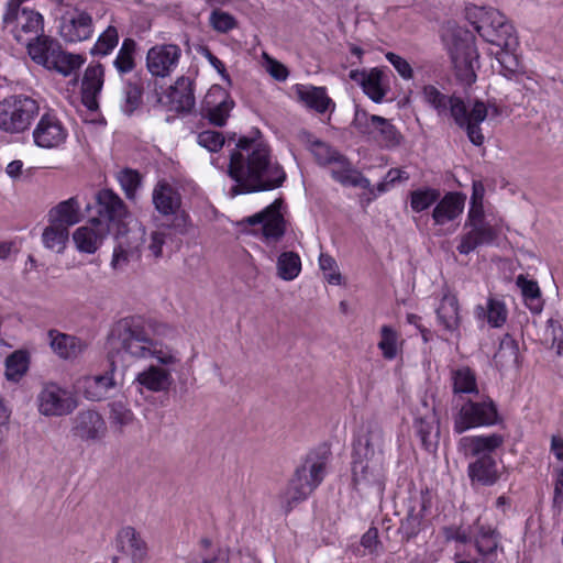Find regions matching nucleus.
Masks as SVG:
<instances>
[{"label": "nucleus", "mask_w": 563, "mask_h": 563, "mask_svg": "<svg viewBox=\"0 0 563 563\" xmlns=\"http://www.w3.org/2000/svg\"><path fill=\"white\" fill-rule=\"evenodd\" d=\"M168 329L167 324L147 322L140 316L122 318L111 329L110 343L118 355L133 360L155 358L164 366L150 365L135 377L134 383L152 393L169 389L172 371L180 363L178 351L157 339Z\"/></svg>", "instance_id": "nucleus-1"}, {"label": "nucleus", "mask_w": 563, "mask_h": 563, "mask_svg": "<svg viewBox=\"0 0 563 563\" xmlns=\"http://www.w3.org/2000/svg\"><path fill=\"white\" fill-rule=\"evenodd\" d=\"M228 175L236 183L235 195L271 191L283 186L286 173L273 159L268 144L260 136L239 139L230 153Z\"/></svg>", "instance_id": "nucleus-2"}, {"label": "nucleus", "mask_w": 563, "mask_h": 563, "mask_svg": "<svg viewBox=\"0 0 563 563\" xmlns=\"http://www.w3.org/2000/svg\"><path fill=\"white\" fill-rule=\"evenodd\" d=\"M422 99L437 112L438 117L451 118L466 132L467 139L475 146H482L485 142L481 124L488 117L489 110L495 115L499 114L497 106H487L482 100H475L471 109H467L461 97L445 95L433 85H426L422 88Z\"/></svg>", "instance_id": "nucleus-3"}, {"label": "nucleus", "mask_w": 563, "mask_h": 563, "mask_svg": "<svg viewBox=\"0 0 563 563\" xmlns=\"http://www.w3.org/2000/svg\"><path fill=\"white\" fill-rule=\"evenodd\" d=\"M446 51L457 80L464 86H471L477 79L478 52L475 36L461 26H449L442 35Z\"/></svg>", "instance_id": "nucleus-4"}, {"label": "nucleus", "mask_w": 563, "mask_h": 563, "mask_svg": "<svg viewBox=\"0 0 563 563\" xmlns=\"http://www.w3.org/2000/svg\"><path fill=\"white\" fill-rule=\"evenodd\" d=\"M327 468V460L323 456L308 455L300 465L288 486L279 496L282 508L289 512L322 483Z\"/></svg>", "instance_id": "nucleus-5"}, {"label": "nucleus", "mask_w": 563, "mask_h": 563, "mask_svg": "<svg viewBox=\"0 0 563 563\" xmlns=\"http://www.w3.org/2000/svg\"><path fill=\"white\" fill-rule=\"evenodd\" d=\"M40 102L25 93H13L0 100V131L19 135L27 132L40 115Z\"/></svg>", "instance_id": "nucleus-6"}, {"label": "nucleus", "mask_w": 563, "mask_h": 563, "mask_svg": "<svg viewBox=\"0 0 563 563\" xmlns=\"http://www.w3.org/2000/svg\"><path fill=\"white\" fill-rule=\"evenodd\" d=\"M55 14L58 34L66 44H78L92 37L93 19L84 4L59 0Z\"/></svg>", "instance_id": "nucleus-7"}, {"label": "nucleus", "mask_w": 563, "mask_h": 563, "mask_svg": "<svg viewBox=\"0 0 563 563\" xmlns=\"http://www.w3.org/2000/svg\"><path fill=\"white\" fill-rule=\"evenodd\" d=\"M501 421L495 401L486 396L481 400L465 401L453 419V431L462 434L471 429L496 426Z\"/></svg>", "instance_id": "nucleus-8"}, {"label": "nucleus", "mask_w": 563, "mask_h": 563, "mask_svg": "<svg viewBox=\"0 0 563 563\" xmlns=\"http://www.w3.org/2000/svg\"><path fill=\"white\" fill-rule=\"evenodd\" d=\"M280 199L274 200L266 208L242 220L254 228V233H261L266 244L277 243L286 232V220L282 214Z\"/></svg>", "instance_id": "nucleus-9"}, {"label": "nucleus", "mask_w": 563, "mask_h": 563, "mask_svg": "<svg viewBox=\"0 0 563 563\" xmlns=\"http://www.w3.org/2000/svg\"><path fill=\"white\" fill-rule=\"evenodd\" d=\"M387 462L380 457L353 456L352 481L354 487L360 490L373 489L378 495L385 490Z\"/></svg>", "instance_id": "nucleus-10"}, {"label": "nucleus", "mask_w": 563, "mask_h": 563, "mask_svg": "<svg viewBox=\"0 0 563 563\" xmlns=\"http://www.w3.org/2000/svg\"><path fill=\"white\" fill-rule=\"evenodd\" d=\"M37 410L45 417H62L71 413L77 401L71 391L56 383H44L36 396Z\"/></svg>", "instance_id": "nucleus-11"}, {"label": "nucleus", "mask_w": 563, "mask_h": 563, "mask_svg": "<svg viewBox=\"0 0 563 563\" xmlns=\"http://www.w3.org/2000/svg\"><path fill=\"white\" fill-rule=\"evenodd\" d=\"M518 48L519 44L511 47H498L495 57L499 65V74L506 79L521 85L525 89L533 91L532 85H539L538 75L526 69Z\"/></svg>", "instance_id": "nucleus-12"}, {"label": "nucleus", "mask_w": 563, "mask_h": 563, "mask_svg": "<svg viewBox=\"0 0 563 563\" xmlns=\"http://www.w3.org/2000/svg\"><path fill=\"white\" fill-rule=\"evenodd\" d=\"M3 24L20 43L27 44L43 32V16L26 8L7 9L3 14Z\"/></svg>", "instance_id": "nucleus-13"}, {"label": "nucleus", "mask_w": 563, "mask_h": 563, "mask_svg": "<svg viewBox=\"0 0 563 563\" xmlns=\"http://www.w3.org/2000/svg\"><path fill=\"white\" fill-rule=\"evenodd\" d=\"M115 239L111 266L113 269H123L131 261L140 258L141 247L145 242V229L139 223L124 231L119 228Z\"/></svg>", "instance_id": "nucleus-14"}, {"label": "nucleus", "mask_w": 563, "mask_h": 563, "mask_svg": "<svg viewBox=\"0 0 563 563\" xmlns=\"http://www.w3.org/2000/svg\"><path fill=\"white\" fill-rule=\"evenodd\" d=\"M68 130L63 121L52 112L42 114L32 130L35 146L42 150H57L64 146Z\"/></svg>", "instance_id": "nucleus-15"}, {"label": "nucleus", "mask_w": 563, "mask_h": 563, "mask_svg": "<svg viewBox=\"0 0 563 563\" xmlns=\"http://www.w3.org/2000/svg\"><path fill=\"white\" fill-rule=\"evenodd\" d=\"M181 54L177 44H155L146 53V69L155 78L169 77L178 67Z\"/></svg>", "instance_id": "nucleus-16"}, {"label": "nucleus", "mask_w": 563, "mask_h": 563, "mask_svg": "<svg viewBox=\"0 0 563 563\" xmlns=\"http://www.w3.org/2000/svg\"><path fill=\"white\" fill-rule=\"evenodd\" d=\"M477 33L487 43L500 46L511 47L519 44L514 25L498 10L490 11V14L484 21V24L477 26Z\"/></svg>", "instance_id": "nucleus-17"}, {"label": "nucleus", "mask_w": 563, "mask_h": 563, "mask_svg": "<svg viewBox=\"0 0 563 563\" xmlns=\"http://www.w3.org/2000/svg\"><path fill=\"white\" fill-rule=\"evenodd\" d=\"M117 554L112 563H142L147 556L146 542L133 527L121 528L115 537Z\"/></svg>", "instance_id": "nucleus-18"}, {"label": "nucleus", "mask_w": 563, "mask_h": 563, "mask_svg": "<svg viewBox=\"0 0 563 563\" xmlns=\"http://www.w3.org/2000/svg\"><path fill=\"white\" fill-rule=\"evenodd\" d=\"M391 441L390 434H387L377 423H368L366 431L360 434L354 443L353 456L360 457H380L386 461V450Z\"/></svg>", "instance_id": "nucleus-19"}, {"label": "nucleus", "mask_w": 563, "mask_h": 563, "mask_svg": "<svg viewBox=\"0 0 563 563\" xmlns=\"http://www.w3.org/2000/svg\"><path fill=\"white\" fill-rule=\"evenodd\" d=\"M234 106L229 92L219 85L212 86L201 103V114L217 126H223Z\"/></svg>", "instance_id": "nucleus-20"}, {"label": "nucleus", "mask_w": 563, "mask_h": 563, "mask_svg": "<svg viewBox=\"0 0 563 563\" xmlns=\"http://www.w3.org/2000/svg\"><path fill=\"white\" fill-rule=\"evenodd\" d=\"M110 227L101 219H91L73 233V241L79 253L93 254L103 244Z\"/></svg>", "instance_id": "nucleus-21"}, {"label": "nucleus", "mask_w": 563, "mask_h": 563, "mask_svg": "<svg viewBox=\"0 0 563 563\" xmlns=\"http://www.w3.org/2000/svg\"><path fill=\"white\" fill-rule=\"evenodd\" d=\"M74 437L85 442H98L107 434V423L96 410H81L73 420Z\"/></svg>", "instance_id": "nucleus-22"}, {"label": "nucleus", "mask_w": 563, "mask_h": 563, "mask_svg": "<svg viewBox=\"0 0 563 563\" xmlns=\"http://www.w3.org/2000/svg\"><path fill=\"white\" fill-rule=\"evenodd\" d=\"M95 209L98 213L97 219L104 223L119 225L128 216V208L124 201L111 189H101L95 196Z\"/></svg>", "instance_id": "nucleus-23"}, {"label": "nucleus", "mask_w": 563, "mask_h": 563, "mask_svg": "<svg viewBox=\"0 0 563 563\" xmlns=\"http://www.w3.org/2000/svg\"><path fill=\"white\" fill-rule=\"evenodd\" d=\"M474 527L473 539L478 555L486 562H494L497 552L503 551L500 533L496 528L481 523L479 519L476 520Z\"/></svg>", "instance_id": "nucleus-24"}, {"label": "nucleus", "mask_w": 563, "mask_h": 563, "mask_svg": "<svg viewBox=\"0 0 563 563\" xmlns=\"http://www.w3.org/2000/svg\"><path fill=\"white\" fill-rule=\"evenodd\" d=\"M104 84V68L101 64H90L81 81L82 103L91 111L98 109V97Z\"/></svg>", "instance_id": "nucleus-25"}, {"label": "nucleus", "mask_w": 563, "mask_h": 563, "mask_svg": "<svg viewBox=\"0 0 563 563\" xmlns=\"http://www.w3.org/2000/svg\"><path fill=\"white\" fill-rule=\"evenodd\" d=\"M431 503L426 496L411 501L407 516L402 519L399 532L407 541L417 537L424 528L426 516L430 511Z\"/></svg>", "instance_id": "nucleus-26"}, {"label": "nucleus", "mask_w": 563, "mask_h": 563, "mask_svg": "<svg viewBox=\"0 0 563 563\" xmlns=\"http://www.w3.org/2000/svg\"><path fill=\"white\" fill-rule=\"evenodd\" d=\"M329 166L332 178L341 185L371 189V180L353 168L349 158L343 154L340 153Z\"/></svg>", "instance_id": "nucleus-27"}, {"label": "nucleus", "mask_w": 563, "mask_h": 563, "mask_svg": "<svg viewBox=\"0 0 563 563\" xmlns=\"http://www.w3.org/2000/svg\"><path fill=\"white\" fill-rule=\"evenodd\" d=\"M505 442L504 435L499 433L468 435L460 440V446L465 454L472 456H492V453L499 449Z\"/></svg>", "instance_id": "nucleus-28"}, {"label": "nucleus", "mask_w": 563, "mask_h": 563, "mask_svg": "<svg viewBox=\"0 0 563 563\" xmlns=\"http://www.w3.org/2000/svg\"><path fill=\"white\" fill-rule=\"evenodd\" d=\"M432 211L434 224L443 225L455 220L464 209L465 197L455 191L446 192L435 202Z\"/></svg>", "instance_id": "nucleus-29"}, {"label": "nucleus", "mask_w": 563, "mask_h": 563, "mask_svg": "<svg viewBox=\"0 0 563 563\" xmlns=\"http://www.w3.org/2000/svg\"><path fill=\"white\" fill-rule=\"evenodd\" d=\"M167 99L170 109L176 112H190L195 107L194 81L181 76L169 87Z\"/></svg>", "instance_id": "nucleus-30"}, {"label": "nucleus", "mask_w": 563, "mask_h": 563, "mask_svg": "<svg viewBox=\"0 0 563 563\" xmlns=\"http://www.w3.org/2000/svg\"><path fill=\"white\" fill-rule=\"evenodd\" d=\"M27 53L33 62L45 67L51 66L57 53H60V43L47 35L41 34L27 43Z\"/></svg>", "instance_id": "nucleus-31"}, {"label": "nucleus", "mask_w": 563, "mask_h": 563, "mask_svg": "<svg viewBox=\"0 0 563 563\" xmlns=\"http://www.w3.org/2000/svg\"><path fill=\"white\" fill-rule=\"evenodd\" d=\"M81 220V206L77 197H70L49 209L47 221L69 229Z\"/></svg>", "instance_id": "nucleus-32"}, {"label": "nucleus", "mask_w": 563, "mask_h": 563, "mask_svg": "<svg viewBox=\"0 0 563 563\" xmlns=\"http://www.w3.org/2000/svg\"><path fill=\"white\" fill-rule=\"evenodd\" d=\"M187 216L177 217L173 225H166L152 232L147 249L154 257L163 256V247L173 243V231L181 235L187 233Z\"/></svg>", "instance_id": "nucleus-33"}, {"label": "nucleus", "mask_w": 563, "mask_h": 563, "mask_svg": "<svg viewBox=\"0 0 563 563\" xmlns=\"http://www.w3.org/2000/svg\"><path fill=\"white\" fill-rule=\"evenodd\" d=\"M465 228H468V231L460 236V243L456 246L460 254L467 255L481 245L493 243L497 236L493 227L467 225Z\"/></svg>", "instance_id": "nucleus-34"}, {"label": "nucleus", "mask_w": 563, "mask_h": 563, "mask_svg": "<svg viewBox=\"0 0 563 563\" xmlns=\"http://www.w3.org/2000/svg\"><path fill=\"white\" fill-rule=\"evenodd\" d=\"M152 199L155 209L163 216L175 214L181 205L179 192L166 181H159L154 187Z\"/></svg>", "instance_id": "nucleus-35"}, {"label": "nucleus", "mask_w": 563, "mask_h": 563, "mask_svg": "<svg viewBox=\"0 0 563 563\" xmlns=\"http://www.w3.org/2000/svg\"><path fill=\"white\" fill-rule=\"evenodd\" d=\"M382 70L372 68L371 70H351L350 78L361 85L364 93L374 102L378 103L385 97V89L382 87Z\"/></svg>", "instance_id": "nucleus-36"}, {"label": "nucleus", "mask_w": 563, "mask_h": 563, "mask_svg": "<svg viewBox=\"0 0 563 563\" xmlns=\"http://www.w3.org/2000/svg\"><path fill=\"white\" fill-rule=\"evenodd\" d=\"M460 306L455 295L450 291L443 294L440 305L435 310L438 322L450 333H459Z\"/></svg>", "instance_id": "nucleus-37"}, {"label": "nucleus", "mask_w": 563, "mask_h": 563, "mask_svg": "<svg viewBox=\"0 0 563 563\" xmlns=\"http://www.w3.org/2000/svg\"><path fill=\"white\" fill-rule=\"evenodd\" d=\"M296 92L300 101L318 113H324L328 110L333 111L335 108V103L328 96L324 87L297 85Z\"/></svg>", "instance_id": "nucleus-38"}, {"label": "nucleus", "mask_w": 563, "mask_h": 563, "mask_svg": "<svg viewBox=\"0 0 563 563\" xmlns=\"http://www.w3.org/2000/svg\"><path fill=\"white\" fill-rule=\"evenodd\" d=\"M48 339L53 351L65 360L77 357L86 347L80 339L57 330H49Z\"/></svg>", "instance_id": "nucleus-39"}, {"label": "nucleus", "mask_w": 563, "mask_h": 563, "mask_svg": "<svg viewBox=\"0 0 563 563\" xmlns=\"http://www.w3.org/2000/svg\"><path fill=\"white\" fill-rule=\"evenodd\" d=\"M415 429L422 446L427 451H434L439 442L440 428L433 408L423 417L416 419Z\"/></svg>", "instance_id": "nucleus-40"}, {"label": "nucleus", "mask_w": 563, "mask_h": 563, "mask_svg": "<svg viewBox=\"0 0 563 563\" xmlns=\"http://www.w3.org/2000/svg\"><path fill=\"white\" fill-rule=\"evenodd\" d=\"M468 476L473 483L483 486L494 485L498 477L497 464L493 456H481L468 465Z\"/></svg>", "instance_id": "nucleus-41"}, {"label": "nucleus", "mask_w": 563, "mask_h": 563, "mask_svg": "<svg viewBox=\"0 0 563 563\" xmlns=\"http://www.w3.org/2000/svg\"><path fill=\"white\" fill-rule=\"evenodd\" d=\"M404 340L391 325L384 324L379 329L377 347L386 361H394L402 352Z\"/></svg>", "instance_id": "nucleus-42"}, {"label": "nucleus", "mask_w": 563, "mask_h": 563, "mask_svg": "<svg viewBox=\"0 0 563 563\" xmlns=\"http://www.w3.org/2000/svg\"><path fill=\"white\" fill-rule=\"evenodd\" d=\"M115 383L112 373L89 376L84 379V395L88 400L100 401L108 396Z\"/></svg>", "instance_id": "nucleus-43"}, {"label": "nucleus", "mask_w": 563, "mask_h": 563, "mask_svg": "<svg viewBox=\"0 0 563 563\" xmlns=\"http://www.w3.org/2000/svg\"><path fill=\"white\" fill-rule=\"evenodd\" d=\"M475 314L477 319H486L492 328H500L507 321L508 310L504 301L488 298L485 307H476Z\"/></svg>", "instance_id": "nucleus-44"}, {"label": "nucleus", "mask_w": 563, "mask_h": 563, "mask_svg": "<svg viewBox=\"0 0 563 563\" xmlns=\"http://www.w3.org/2000/svg\"><path fill=\"white\" fill-rule=\"evenodd\" d=\"M516 285L521 291L525 305L534 314H539L543 309V300L541 290L536 280L528 279L523 275H519Z\"/></svg>", "instance_id": "nucleus-45"}, {"label": "nucleus", "mask_w": 563, "mask_h": 563, "mask_svg": "<svg viewBox=\"0 0 563 563\" xmlns=\"http://www.w3.org/2000/svg\"><path fill=\"white\" fill-rule=\"evenodd\" d=\"M494 361L500 368L519 366V345L510 334H505L501 338Z\"/></svg>", "instance_id": "nucleus-46"}, {"label": "nucleus", "mask_w": 563, "mask_h": 563, "mask_svg": "<svg viewBox=\"0 0 563 563\" xmlns=\"http://www.w3.org/2000/svg\"><path fill=\"white\" fill-rule=\"evenodd\" d=\"M452 389L455 395H477V379L475 372L468 366H461L451 371Z\"/></svg>", "instance_id": "nucleus-47"}, {"label": "nucleus", "mask_w": 563, "mask_h": 563, "mask_svg": "<svg viewBox=\"0 0 563 563\" xmlns=\"http://www.w3.org/2000/svg\"><path fill=\"white\" fill-rule=\"evenodd\" d=\"M86 62V57L81 54H74L66 52L63 47L60 53H57L53 63L47 68L54 70L64 77H68L76 73Z\"/></svg>", "instance_id": "nucleus-48"}, {"label": "nucleus", "mask_w": 563, "mask_h": 563, "mask_svg": "<svg viewBox=\"0 0 563 563\" xmlns=\"http://www.w3.org/2000/svg\"><path fill=\"white\" fill-rule=\"evenodd\" d=\"M69 241V229L58 224L46 227L42 233L43 245L56 253H63Z\"/></svg>", "instance_id": "nucleus-49"}, {"label": "nucleus", "mask_w": 563, "mask_h": 563, "mask_svg": "<svg viewBox=\"0 0 563 563\" xmlns=\"http://www.w3.org/2000/svg\"><path fill=\"white\" fill-rule=\"evenodd\" d=\"M276 268L280 279L294 280L301 272V258L296 252H283L277 257Z\"/></svg>", "instance_id": "nucleus-50"}, {"label": "nucleus", "mask_w": 563, "mask_h": 563, "mask_svg": "<svg viewBox=\"0 0 563 563\" xmlns=\"http://www.w3.org/2000/svg\"><path fill=\"white\" fill-rule=\"evenodd\" d=\"M135 52L136 42L130 37L124 38L113 60V66L119 74H129L135 68Z\"/></svg>", "instance_id": "nucleus-51"}, {"label": "nucleus", "mask_w": 563, "mask_h": 563, "mask_svg": "<svg viewBox=\"0 0 563 563\" xmlns=\"http://www.w3.org/2000/svg\"><path fill=\"white\" fill-rule=\"evenodd\" d=\"M29 355L24 351H14L5 358V378L18 383L29 369Z\"/></svg>", "instance_id": "nucleus-52"}, {"label": "nucleus", "mask_w": 563, "mask_h": 563, "mask_svg": "<svg viewBox=\"0 0 563 563\" xmlns=\"http://www.w3.org/2000/svg\"><path fill=\"white\" fill-rule=\"evenodd\" d=\"M118 44V29L113 25H109L102 33L99 34L89 53L91 56L106 57L113 52Z\"/></svg>", "instance_id": "nucleus-53"}, {"label": "nucleus", "mask_w": 563, "mask_h": 563, "mask_svg": "<svg viewBox=\"0 0 563 563\" xmlns=\"http://www.w3.org/2000/svg\"><path fill=\"white\" fill-rule=\"evenodd\" d=\"M543 340L550 349H555L556 355L563 353V319L556 314L547 321Z\"/></svg>", "instance_id": "nucleus-54"}, {"label": "nucleus", "mask_w": 563, "mask_h": 563, "mask_svg": "<svg viewBox=\"0 0 563 563\" xmlns=\"http://www.w3.org/2000/svg\"><path fill=\"white\" fill-rule=\"evenodd\" d=\"M440 197V190L432 187L412 190L409 194L410 208L415 212H422L433 206Z\"/></svg>", "instance_id": "nucleus-55"}, {"label": "nucleus", "mask_w": 563, "mask_h": 563, "mask_svg": "<svg viewBox=\"0 0 563 563\" xmlns=\"http://www.w3.org/2000/svg\"><path fill=\"white\" fill-rule=\"evenodd\" d=\"M382 146L387 148L396 147L401 142V134L396 126L387 119L382 117L377 124L376 134L373 136Z\"/></svg>", "instance_id": "nucleus-56"}, {"label": "nucleus", "mask_w": 563, "mask_h": 563, "mask_svg": "<svg viewBox=\"0 0 563 563\" xmlns=\"http://www.w3.org/2000/svg\"><path fill=\"white\" fill-rule=\"evenodd\" d=\"M143 88L139 82L128 81L122 89L121 110L131 115L142 103Z\"/></svg>", "instance_id": "nucleus-57"}, {"label": "nucleus", "mask_w": 563, "mask_h": 563, "mask_svg": "<svg viewBox=\"0 0 563 563\" xmlns=\"http://www.w3.org/2000/svg\"><path fill=\"white\" fill-rule=\"evenodd\" d=\"M379 121H382V117L379 115L369 114L364 110H356L352 125L358 133L373 137L376 134V128Z\"/></svg>", "instance_id": "nucleus-58"}, {"label": "nucleus", "mask_w": 563, "mask_h": 563, "mask_svg": "<svg viewBox=\"0 0 563 563\" xmlns=\"http://www.w3.org/2000/svg\"><path fill=\"white\" fill-rule=\"evenodd\" d=\"M210 26L218 33H229L238 27V20L229 12L214 9L209 15Z\"/></svg>", "instance_id": "nucleus-59"}, {"label": "nucleus", "mask_w": 563, "mask_h": 563, "mask_svg": "<svg viewBox=\"0 0 563 563\" xmlns=\"http://www.w3.org/2000/svg\"><path fill=\"white\" fill-rule=\"evenodd\" d=\"M310 152L320 166H328L340 154L338 150L320 140L310 143Z\"/></svg>", "instance_id": "nucleus-60"}, {"label": "nucleus", "mask_w": 563, "mask_h": 563, "mask_svg": "<svg viewBox=\"0 0 563 563\" xmlns=\"http://www.w3.org/2000/svg\"><path fill=\"white\" fill-rule=\"evenodd\" d=\"M197 143L209 152L217 153L225 144V139L219 131L205 130L197 134Z\"/></svg>", "instance_id": "nucleus-61"}, {"label": "nucleus", "mask_w": 563, "mask_h": 563, "mask_svg": "<svg viewBox=\"0 0 563 563\" xmlns=\"http://www.w3.org/2000/svg\"><path fill=\"white\" fill-rule=\"evenodd\" d=\"M319 266L329 284H342V276L339 272L336 261L331 255L321 253L319 256Z\"/></svg>", "instance_id": "nucleus-62"}, {"label": "nucleus", "mask_w": 563, "mask_h": 563, "mask_svg": "<svg viewBox=\"0 0 563 563\" xmlns=\"http://www.w3.org/2000/svg\"><path fill=\"white\" fill-rule=\"evenodd\" d=\"M110 419L113 424L123 428L133 422L134 413L123 402L114 401L110 405Z\"/></svg>", "instance_id": "nucleus-63"}, {"label": "nucleus", "mask_w": 563, "mask_h": 563, "mask_svg": "<svg viewBox=\"0 0 563 563\" xmlns=\"http://www.w3.org/2000/svg\"><path fill=\"white\" fill-rule=\"evenodd\" d=\"M187 563H229V553L221 548H211L191 556Z\"/></svg>", "instance_id": "nucleus-64"}]
</instances>
